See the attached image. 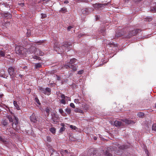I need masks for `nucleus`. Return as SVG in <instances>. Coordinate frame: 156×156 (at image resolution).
I'll use <instances>...</instances> for the list:
<instances>
[{"label":"nucleus","mask_w":156,"mask_h":156,"mask_svg":"<svg viewBox=\"0 0 156 156\" xmlns=\"http://www.w3.org/2000/svg\"><path fill=\"white\" fill-rule=\"evenodd\" d=\"M16 54L19 55H25L29 53L28 50L23 47H16L15 49Z\"/></svg>","instance_id":"obj_1"},{"label":"nucleus","mask_w":156,"mask_h":156,"mask_svg":"<svg viewBox=\"0 0 156 156\" xmlns=\"http://www.w3.org/2000/svg\"><path fill=\"white\" fill-rule=\"evenodd\" d=\"M141 31V30L139 29H136L129 31L128 34L126 36L127 38H129L133 36L136 35L139 32Z\"/></svg>","instance_id":"obj_2"},{"label":"nucleus","mask_w":156,"mask_h":156,"mask_svg":"<svg viewBox=\"0 0 156 156\" xmlns=\"http://www.w3.org/2000/svg\"><path fill=\"white\" fill-rule=\"evenodd\" d=\"M14 121L12 123V127L16 130L17 131L20 129V126L18 125L19 120L18 118L16 116H14Z\"/></svg>","instance_id":"obj_3"},{"label":"nucleus","mask_w":156,"mask_h":156,"mask_svg":"<svg viewBox=\"0 0 156 156\" xmlns=\"http://www.w3.org/2000/svg\"><path fill=\"white\" fill-rule=\"evenodd\" d=\"M8 72L12 78L14 77L15 76L16 73L14 68L12 67H10L8 69Z\"/></svg>","instance_id":"obj_4"},{"label":"nucleus","mask_w":156,"mask_h":156,"mask_svg":"<svg viewBox=\"0 0 156 156\" xmlns=\"http://www.w3.org/2000/svg\"><path fill=\"white\" fill-rule=\"evenodd\" d=\"M107 5V4H101L96 3L93 5V6L95 9H99L100 8H104L105 6Z\"/></svg>","instance_id":"obj_5"},{"label":"nucleus","mask_w":156,"mask_h":156,"mask_svg":"<svg viewBox=\"0 0 156 156\" xmlns=\"http://www.w3.org/2000/svg\"><path fill=\"white\" fill-rule=\"evenodd\" d=\"M62 156H69L71 154V152L68 151L67 150H62L60 151Z\"/></svg>","instance_id":"obj_6"},{"label":"nucleus","mask_w":156,"mask_h":156,"mask_svg":"<svg viewBox=\"0 0 156 156\" xmlns=\"http://www.w3.org/2000/svg\"><path fill=\"white\" fill-rule=\"evenodd\" d=\"M97 153L96 150L90 149L88 151L87 154L88 156H95Z\"/></svg>","instance_id":"obj_7"},{"label":"nucleus","mask_w":156,"mask_h":156,"mask_svg":"<svg viewBox=\"0 0 156 156\" xmlns=\"http://www.w3.org/2000/svg\"><path fill=\"white\" fill-rule=\"evenodd\" d=\"M51 119L54 124H56L57 123V120L58 119V117L57 115L56 114L54 113L51 115Z\"/></svg>","instance_id":"obj_8"},{"label":"nucleus","mask_w":156,"mask_h":156,"mask_svg":"<svg viewBox=\"0 0 156 156\" xmlns=\"http://www.w3.org/2000/svg\"><path fill=\"white\" fill-rule=\"evenodd\" d=\"M113 150V148L111 147H108L107 150L105 152V154L107 156H111L112 154L110 152L112 151Z\"/></svg>","instance_id":"obj_9"},{"label":"nucleus","mask_w":156,"mask_h":156,"mask_svg":"<svg viewBox=\"0 0 156 156\" xmlns=\"http://www.w3.org/2000/svg\"><path fill=\"white\" fill-rule=\"evenodd\" d=\"M62 46L65 48H66L68 50L67 51L70 50L72 48V46L71 45L69 44L67 42L64 43V44Z\"/></svg>","instance_id":"obj_10"},{"label":"nucleus","mask_w":156,"mask_h":156,"mask_svg":"<svg viewBox=\"0 0 156 156\" xmlns=\"http://www.w3.org/2000/svg\"><path fill=\"white\" fill-rule=\"evenodd\" d=\"M113 124L116 127H120L123 125V123L121 121L116 120L114 122Z\"/></svg>","instance_id":"obj_11"},{"label":"nucleus","mask_w":156,"mask_h":156,"mask_svg":"<svg viewBox=\"0 0 156 156\" xmlns=\"http://www.w3.org/2000/svg\"><path fill=\"white\" fill-rule=\"evenodd\" d=\"M50 152L51 153L50 156H59V154L53 148L51 149Z\"/></svg>","instance_id":"obj_12"},{"label":"nucleus","mask_w":156,"mask_h":156,"mask_svg":"<svg viewBox=\"0 0 156 156\" xmlns=\"http://www.w3.org/2000/svg\"><path fill=\"white\" fill-rule=\"evenodd\" d=\"M128 148V146L125 145H122L119 147V150L122 152V151L127 149Z\"/></svg>","instance_id":"obj_13"},{"label":"nucleus","mask_w":156,"mask_h":156,"mask_svg":"<svg viewBox=\"0 0 156 156\" xmlns=\"http://www.w3.org/2000/svg\"><path fill=\"white\" fill-rule=\"evenodd\" d=\"M45 90L43 93L47 95H49L50 94L51 92V89L49 88H45Z\"/></svg>","instance_id":"obj_14"},{"label":"nucleus","mask_w":156,"mask_h":156,"mask_svg":"<svg viewBox=\"0 0 156 156\" xmlns=\"http://www.w3.org/2000/svg\"><path fill=\"white\" fill-rule=\"evenodd\" d=\"M37 51V48L34 47H31L30 48L29 51L30 53H36Z\"/></svg>","instance_id":"obj_15"},{"label":"nucleus","mask_w":156,"mask_h":156,"mask_svg":"<svg viewBox=\"0 0 156 156\" xmlns=\"http://www.w3.org/2000/svg\"><path fill=\"white\" fill-rule=\"evenodd\" d=\"M62 127H61L59 130V133H62V132L64 131L66 129V128L64 127L65 125L63 123H62L61 124Z\"/></svg>","instance_id":"obj_16"},{"label":"nucleus","mask_w":156,"mask_h":156,"mask_svg":"<svg viewBox=\"0 0 156 156\" xmlns=\"http://www.w3.org/2000/svg\"><path fill=\"white\" fill-rule=\"evenodd\" d=\"M81 12L83 14L85 15L87 14L89 12L88 9L87 8L82 9L81 10Z\"/></svg>","instance_id":"obj_17"},{"label":"nucleus","mask_w":156,"mask_h":156,"mask_svg":"<svg viewBox=\"0 0 156 156\" xmlns=\"http://www.w3.org/2000/svg\"><path fill=\"white\" fill-rule=\"evenodd\" d=\"M0 77L6 78L7 76L5 74V71L3 69H2L0 72Z\"/></svg>","instance_id":"obj_18"},{"label":"nucleus","mask_w":156,"mask_h":156,"mask_svg":"<svg viewBox=\"0 0 156 156\" xmlns=\"http://www.w3.org/2000/svg\"><path fill=\"white\" fill-rule=\"evenodd\" d=\"M122 121L126 123L129 124L132 123H134L135 122H134L133 121H131L130 120H128L127 119H123Z\"/></svg>","instance_id":"obj_19"},{"label":"nucleus","mask_w":156,"mask_h":156,"mask_svg":"<svg viewBox=\"0 0 156 156\" xmlns=\"http://www.w3.org/2000/svg\"><path fill=\"white\" fill-rule=\"evenodd\" d=\"M74 111L76 113L78 112L81 113H83V111L81 109H79L78 108H76L74 109Z\"/></svg>","instance_id":"obj_20"},{"label":"nucleus","mask_w":156,"mask_h":156,"mask_svg":"<svg viewBox=\"0 0 156 156\" xmlns=\"http://www.w3.org/2000/svg\"><path fill=\"white\" fill-rule=\"evenodd\" d=\"M30 119L31 121L35 122L37 121V119L34 115H32L30 116Z\"/></svg>","instance_id":"obj_21"},{"label":"nucleus","mask_w":156,"mask_h":156,"mask_svg":"<svg viewBox=\"0 0 156 156\" xmlns=\"http://www.w3.org/2000/svg\"><path fill=\"white\" fill-rule=\"evenodd\" d=\"M151 11L153 13L156 12V3L155 5L151 8Z\"/></svg>","instance_id":"obj_22"},{"label":"nucleus","mask_w":156,"mask_h":156,"mask_svg":"<svg viewBox=\"0 0 156 156\" xmlns=\"http://www.w3.org/2000/svg\"><path fill=\"white\" fill-rule=\"evenodd\" d=\"M77 59L75 58H73L71 59L70 61L68 62L70 65H73V64L74 63L76 62Z\"/></svg>","instance_id":"obj_23"},{"label":"nucleus","mask_w":156,"mask_h":156,"mask_svg":"<svg viewBox=\"0 0 156 156\" xmlns=\"http://www.w3.org/2000/svg\"><path fill=\"white\" fill-rule=\"evenodd\" d=\"M36 54L37 55L40 56H42L44 55V53L39 49L37 50Z\"/></svg>","instance_id":"obj_24"},{"label":"nucleus","mask_w":156,"mask_h":156,"mask_svg":"<svg viewBox=\"0 0 156 156\" xmlns=\"http://www.w3.org/2000/svg\"><path fill=\"white\" fill-rule=\"evenodd\" d=\"M13 104H14V105L15 107L16 108V109H17V110H19L20 109V107H19V105L17 104V102L16 101H14Z\"/></svg>","instance_id":"obj_25"},{"label":"nucleus","mask_w":156,"mask_h":156,"mask_svg":"<svg viewBox=\"0 0 156 156\" xmlns=\"http://www.w3.org/2000/svg\"><path fill=\"white\" fill-rule=\"evenodd\" d=\"M144 114L142 112H139L137 113V116L140 118H143L144 116Z\"/></svg>","instance_id":"obj_26"},{"label":"nucleus","mask_w":156,"mask_h":156,"mask_svg":"<svg viewBox=\"0 0 156 156\" xmlns=\"http://www.w3.org/2000/svg\"><path fill=\"white\" fill-rule=\"evenodd\" d=\"M71 68L73 71H76L77 70V68L76 66L73 65H71L70 66Z\"/></svg>","instance_id":"obj_27"},{"label":"nucleus","mask_w":156,"mask_h":156,"mask_svg":"<svg viewBox=\"0 0 156 156\" xmlns=\"http://www.w3.org/2000/svg\"><path fill=\"white\" fill-rule=\"evenodd\" d=\"M4 16L5 17H8V18H11L12 17V15L9 12L5 13Z\"/></svg>","instance_id":"obj_28"},{"label":"nucleus","mask_w":156,"mask_h":156,"mask_svg":"<svg viewBox=\"0 0 156 156\" xmlns=\"http://www.w3.org/2000/svg\"><path fill=\"white\" fill-rule=\"evenodd\" d=\"M67 11V9L66 8L63 7L61 9L59 10V12H62V13H65Z\"/></svg>","instance_id":"obj_29"},{"label":"nucleus","mask_w":156,"mask_h":156,"mask_svg":"<svg viewBox=\"0 0 156 156\" xmlns=\"http://www.w3.org/2000/svg\"><path fill=\"white\" fill-rule=\"evenodd\" d=\"M34 66L36 69H37L41 67V63H38L35 64Z\"/></svg>","instance_id":"obj_30"},{"label":"nucleus","mask_w":156,"mask_h":156,"mask_svg":"<svg viewBox=\"0 0 156 156\" xmlns=\"http://www.w3.org/2000/svg\"><path fill=\"white\" fill-rule=\"evenodd\" d=\"M65 111L69 115L71 113V110L70 108H67L66 109Z\"/></svg>","instance_id":"obj_31"},{"label":"nucleus","mask_w":156,"mask_h":156,"mask_svg":"<svg viewBox=\"0 0 156 156\" xmlns=\"http://www.w3.org/2000/svg\"><path fill=\"white\" fill-rule=\"evenodd\" d=\"M50 130L52 133L54 134L55 133L56 129L54 128H51L50 129Z\"/></svg>","instance_id":"obj_32"},{"label":"nucleus","mask_w":156,"mask_h":156,"mask_svg":"<svg viewBox=\"0 0 156 156\" xmlns=\"http://www.w3.org/2000/svg\"><path fill=\"white\" fill-rule=\"evenodd\" d=\"M108 44L110 45L111 47H112V46H113L114 47H116V45L115 44H114L113 42H109L108 43Z\"/></svg>","instance_id":"obj_33"},{"label":"nucleus","mask_w":156,"mask_h":156,"mask_svg":"<svg viewBox=\"0 0 156 156\" xmlns=\"http://www.w3.org/2000/svg\"><path fill=\"white\" fill-rule=\"evenodd\" d=\"M2 124L4 126L7 125L8 122L6 120H4L2 122Z\"/></svg>","instance_id":"obj_34"},{"label":"nucleus","mask_w":156,"mask_h":156,"mask_svg":"<svg viewBox=\"0 0 156 156\" xmlns=\"http://www.w3.org/2000/svg\"><path fill=\"white\" fill-rule=\"evenodd\" d=\"M152 129L153 130L156 131V124H154L152 126Z\"/></svg>","instance_id":"obj_35"},{"label":"nucleus","mask_w":156,"mask_h":156,"mask_svg":"<svg viewBox=\"0 0 156 156\" xmlns=\"http://www.w3.org/2000/svg\"><path fill=\"white\" fill-rule=\"evenodd\" d=\"M33 58L35 59H36L37 60H41V58L39 57H38L36 55H34L33 57Z\"/></svg>","instance_id":"obj_36"},{"label":"nucleus","mask_w":156,"mask_h":156,"mask_svg":"<svg viewBox=\"0 0 156 156\" xmlns=\"http://www.w3.org/2000/svg\"><path fill=\"white\" fill-rule=\"evenodd\" d=\"M59 111L62 115H64V113L62 108H60L59 109Z\"/></svg>","instance_id":"obj_37"},{"label":"nucleus","mask_w":156,"mask_h":156,"mask_svg":"<svg viewBox=\"0 0 156 156\" xmlns=\"http://www.w3.org/2000/svg\"><path fill=\"white\" fill-rule=\"evenodd\" d=\"M0 56L4 57L5 56V54L4 51H0Z\"/></svg>","instance_id":"obj_38"},{"label":"nucleus","mask_w":156,"mask_h":156,"mask_svg":"<svg viewBox=\"0 0 156 156\" xmlns=\"http://www.w3.org/2000/svg\"><path fill=\"white\" fill-rule=\"evenodd\" d=\"M35 100L36 102H37V103L39 105H41V103L39 101L38 98H35Z\"/></svg>","instance_id":"obj_39"},{"label":"nucleus","mask_w":156,"mask_h":156,"mask_svg":"<svg viewBox=\"0 0 156 156\" xmlns=\"http://www.w3.org/2000/svg\"><path fill=\"white\" fill-rule=\"evenodd\" d=\"M71 65H70L69 63H68V64L67 65H66L64 66L65 68L67 69H69L70 68V66Z\"/></svg>","instance_id":"obj_40"},{"label":"nucleus","mask_w":156,"mask_h":156,"mask_svg":"<svg viewBox=\"0 0 156 156\" xmlns=\"http://www.w3.org/2000/svg\"><path fill=\"white\" fill-rule=\"evenodd\" d=\"M70 127L72 129H73L74 130H76V129H77L76 127L75 126H73L72 125H71L70 126Z\"/></svg>","instance_id":"obj_41"},{"label":"nucleus","mask_w":156,"mask_h":156,"mask_svg":"<svg viewBox=\"0 0 156 156\" xmlns=\"http://www.w3.org/2000/svg\"><path fill=\"white\" fill-rule=\"evenodd\" d=\"M60 102L62 104H65L66 103V101L64 99H62L60 100Z\"/></svg>","instance_id":"obj_42"},{"label":"nucleus","mask_w":156,"mask_h":156,"mask_svg":"<svg viewBox=\"0 0 156 156\" xmlns=\"http://www.w3.org/2000/svg\"><path fill=\"white\" fill-rule=\"evenodd\" d=\"M70 106L73 108H75V106L73 103H71L70 104Z\"/></svg>","instance_id":"obj_43"},{"label":"nucleus","mask_w":156,"mask_h":156,"mask_svg":"<svg viewBox=\"0 0 156 156\" xmlns=\"http://www.w3.org/2000/svg\"><path fill=\"white\" fill-rule=\"evenodd\" d=\"M41 15L42 16L41 18L42 19L44 18L45 17H46V14H44L42 13L41 14Z\"/></svg>","instance_id":"obj_44"},{"label":"nucleus","mask_w":156,"mask_h":156,"mask_svg":"<svg viewBox=\"0 0 156 156\" xmlns=\"http://www.w3.org/2000/svg\"><path fill=\"white\" fill-rule=\"evenodd\" d=\"M83 72V70H80L78 71V74H82Z\"/></svg>","instance_id":"obj_45"},{"label":"nucleus","mask_w":156,"mask_h":156,"mask_svg":"<svg viewBox=\"0 0 156 156\" xmlns=\"http://www.w3.org/2000/svg\"><path fill=\"white\" fill-rule=\"evenodd\" d=\"M39 90L41 91H42V92L43 93L44 92L45 90V89H44V88H43L42 87H39Z\"/></svg>","instance_id":"obj_46"},{"label":"nucleus","mask_w":156,"mask_h":156,"mask_svg":"<svg viewBox=\"0 0 156 156\" xmlns=\"http://www.w3.org/2000/svg\"><path fill=\"white\" fill-rule=\"evenodd\" d=\"M74 102L76 103H79L80 104V103L79 101V100L78 99H75L74 100Z\"/></svg>","instance_id":"obj_47"},{"label":"nucleus","mask_w":156,"mask_h":156,"mask_svg":"<svg viewBox=\"0 0 156 156\" xmlns=\"http://www.w3.org/2000/svg\"><path fill=\"white\" fill-rule=\"evenodd\" d=\"M8 119L10 122H12L13 121V119L11 117L9 116L8 117Z\"/></svg>","instance_id":"obj_48"},{"label":"nucleus","mask_w":156,"mask_h":156,"mask_svg":"<svg viewBox=\"0 0 156 156\" xmlns=\"http://www.w3.org/2000/svg\"><path fill=\"white\" fill-rule=\"evenodd\" d=\"M47 140L49 142H50L51 141V138L49 136H47Z\"/></svg>","instance_id":"obj_49"},{"label":"nucleus","mask_w":156,"mask_h":156,"mask_svg":"<svg viewBox=\"0 0 156 156\" xmlns=\"http://www.w3.org/2000/svg\"><path fill=\"white\" fill-rule=\"evenodd\" d=\"M66 97L64 94H61V98H62V99H64Z\"/></svg>","instance_id":"obj_50"},{"label":"nucleus","mask_w":156,"mask_h":156,"mask_svg":"<svg viewBox=\"0 0 156 156\" xmlns=\"http://www.w3.org/2000/svg\"><path fill=\"white\" fill-rule=\"evenodd\" d=\"M27 36L28 37H29L30 35V31H28L27 33Z\"/></svg>","instance_id":"obj_51"},{"label":"nucleus","mask_w":156,"mask_h":156,"mask_svg":"<svg viewBox=\"0 0 156 156\" xmlns=\"http://www.w3.org/2000/svg\"><path fill=\"white\" fill-rule=\"evenodd\" d=\"M10 22L7 21L5 23V25L6 26H9L10 25Z\"/></svg>","instance_id":"obj_52"},{"label":"nucleus","mask_w":156,"mask_h":156,"mask_svg":"<svg viewBox=\"0 0 156 156\" xmlns=\"http://www.w3.org/2000/svg\"><path fill=\"white\" fill-rule=\"evenodd\" d=\"M152 20V19L151 18H147L146 19V21L148 22H151Z\"/></svg>","instance_id":"obj_53"},{"label":"nucleus","mask_w":156,"mask_h":156,"mask_svg":"<svg viewBox=\"0 0 156 156\" xmlns=\"http://www.w3.org/2000/svg\"><path fill=\"white\" fill-rule=\"evenodd\" d=\"M44 40H42V41H37V43H40V44L44 43Z\"/></svg>","instance_id":"obj_54"},{"label":"nucleus","mask_w":156,"mask_h":156,"mask_svg":"<svg viewBox=\"0 0 156 156\" xmlns=\"http://www.w3.org/2000/svg\"><path fill=\"white\" fill-rule=\"evenodd\" d=\"M73 28V27H72V26H69L68 27H67V30L68 31H69L71 29Z\"/></svg>","instance_id":"obj_55"},{"label":"nucleus","mask_w":156,"mask_h":156,"mask_svg":"<svg viewBox=\"0 0 156 156\" xmlns=\"http://www.w3.org/2000/svg\"><path fill=\"white\" fill-rule=\"evenodd\" d=\"M84 35V34H80L79 35L78 37L79 38H80L81 37H82Z\"/></svg>","instance_id":"obj_56"},{"label":"nucleus","mask_w":156,"mask_h":156,"mask_svg":"<svg viewBox=\"0 0 156 156\" xmlns=\"http://www.w3.org/2000/svg\"><path fill=\"white\" fill-rule=\"evenodd\" d=\"M101 33H102V34L103 36H105V33L104 32V30H102V32H101Z\"/></svg>","instance_id":"obj_57"},{"label":"nucleus","mask_w":156,"mask_h":156,"mask_svg":"<svg viewBox=\"0 0 156 156\" xmlns=\"http://www.w3.org/2000/svg\"><path fill=\"white\" fill-rule=\"evenodd\" d=\"M45 111L46 113H47L48 114V115H49L48 113H49V110L48 109H47Z\"/></svg>","instance_id":"obj_58"},{"label":"nucleus","mask_w":156,"mask_h":156,"mask_svg":"<svg viewBox=\"0 0 156 156\" xmlns=\"http://www.w3.org/2000/svg\"><path fill=\"white\" fill-rule=\"evenodd\" d=\"M78 1H80V2H87V0H78Z\"/></svg>","instance_id":"obj_59"},{"label":"nucleus","mask_w":156,"mask_h":156,"mask_svg":"<svg viewBox=\"0 0 156 156\" xmlns=\"http://www.w3.org/2000/svg\"><path fill=\"white\" fill-rule=\"evenodd\" d=\"M121 34H119V35H118L117 34H116V35H115L116 37H120L121 36Z\"/></svg>","instance_id":"obj_60"},{"label":"nucleus","mask_w":156,"mask_h":156,"mask_svg":"<svg viewBox=\"0 0 156 156\" xmlns=\"http://www.w3.org/2000/svg\"><path fill=\"white\" fill-rule=\"evenodd\" d=\"M3 96L4 95L3 94H0V98H2Z\"/></svg>","instance_id":"obj_61"},{"label":"nucleus","mask_w":156,"mask_h":156,"mask_svg":"<svg viewBox=\"0 0 156 156\" xmlns=\"http://www.w3.org/2000/svg\"><path fill=\"white\" fill-rule=\"evenodd\" d=\"M64 2L65 3H68L69 2L67 0H65Z\"/></svg>","instance_id":"obj_62"},{"label":"nucleus","mask_w":156,"mask_h":156,"mask_svg":"<svg viewBox=\"0 0 156 156\" xmlns=\"http://www.w3.org/2000/svg\"><path fill=\"white\" fill-rule=\"evenodd\" d=\"M60 77H58L57 79L58 80H60Z\"/></svg>","instance_id":"obj_63"},{"label":"nucleus","mask_w":156,"mask_h":156,"mask_svg":"<svg viewBox=\"0 0 156 156\" xmlns=\"http://www.w3.org/2000/svg\"><path fill=\"white\" fill-rule=\"evenodd\" d=\"M94 139L95 140H96L97 139V137H94Z\"/></svg>","instance_id":"obj_64"}]
</instances>
